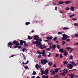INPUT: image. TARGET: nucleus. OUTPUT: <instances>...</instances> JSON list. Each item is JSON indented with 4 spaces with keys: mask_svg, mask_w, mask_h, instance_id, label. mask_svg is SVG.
<instances>
[{
    "mask_svg": "<svg viewBox=\"0 0 78 78\" xmlns=\"http://www.w3.org/2000/svg\"><path fill=\"white\" fill-rule=\"evenodd\" d=\"M68 29H69V27H65L63 28V30H67Z\"/></svg>",
    "mask_w": 78,
    "mask_h": 78,
    "instance_id": "14",
    "label": "nucleus"
},
{
    "mask_svg": "<svg viewBox=\"0 0 78 78\" xmlns=\"http://www.w3.org/2000/svg\"><path fill=\"white\" fill-rule=\"evenodd\" d=\"M23 45H24L25 47H28V46L29 45L28 44L26 43H24Z\"/></svg>",
    "mask_w": 78,
    "mask_h": 78,
    "instance_id": "26",
    "label": "nucleus"
},
{
    "mask_svg": "<svg viewBox=\"0 0 78 78\" xmlns=\"http://www.w3.org/2000/svg\"><path fill=\"white\" fill-rule=\"evenodd\" d=\"M55 56L56 57H58V56H59V54H58V53H57L56 54Z\"/></svg>",
    "mask_w": 78,
    "mask_h": 78,
    "instance_id": "58",
    "label": "nucleus"
},
{
    "mask_svg": "<svg viewBox=\"0 0 78 78\" xmlns=\"http://www.w3.org/2000/svg\"><path fill=\"white\" fill-rule=\"evenodd\" d=\"M60 57L61 58H62V57H63V56H62V54H61Z\"/></svg>",
    "mask_w": 78,
    "mask_h": 78,
    "instance_id": "54",
    "label": "nucleus"
},
{
    "mask_svg": "<svg viewBox=\"0 0 78 78\" xmlns=\"http://www.w3.org/2000/svg\"><path fill=\"white\" fill-rule=\"evenodd\" d=\"M53 40L54 41H57V37H55L54 38Z\"/></svg>",
    "mask_w": 78,
    "mask_h": 78,
    "instance_id": "42",
    "label": "nucleus"
},
{
    "mask_svg": "<svg viewBox=\"0 0 78 78\" xmlns=\"http://www.w3.org/2000/svg\"><path fill=\"white\" fill-rule=\"evenodd\" d=\"M40 70L41 71V73H42V74H43L42 73H43V72H44V70L42 69H40Z\"/></svg>",
    "mask_w": 78,
    "mask_h": 78,
    "instance_id": "50",
    "label": "nucleus"
},
{
    "mask_svg": "<svg viewBox=\"0 0 78 78\" xmlns=\"http://www.w3.org/2000/svg\"><path fill=\"white\" fill-rule=\"evenodd\" d=\"M57 9H58V7L55 6V10H57Z\"/></svg>",
    "mask_w": 78,
    "mask_h": 78,
    "instance_id": "59",
    "label": "nucleus"
},
{
    "mask_svg": "<svg viewBox=\"0 0 78 78\" xmlns=\"http://www.w3.org/2000/svg\"><path fill=\"white\" fill-rule=\"evenodd\" d=\"M28 62H29V61L28 60H27V62L26 63H25L24 65L27 64H28Z\"/></svg>",
    "mask_w": 78,
    "mask_h": 78,
    "instance_id": "48",
    "label": "nucleus"
},
{
    "mask_svg": "<svg viewBox=\"0 0 78 78\" xmlns=\"http://www.w3.org/2000/svg\"><path fill=\"white\" fill-rule=\"evenodd\" d=\"M18 45H16L14 46V48H17V47H18Z\"/></svg>",
    "mask_w": 78,
    "mask_h": 78,
    "instance_id": "39",
    "label": "nucleus"
},
{
    "mask_svg": "<svg viewBox=\"0 0 78 78\" xmlns=\"http://www.w3.org/2000/svg\"><path fill=\"white\" fill-rule=\"evenodd\" d=\"M55 73H58V69H57V68H55Z\"/></svg>",
    "mask_w": 78,
    "mask_h": 78,
    "instance_id": "31",
    "label": "nucleus"
},
{
    "mask_svg": "<svg viewBox=\"0 0 78 78\" xmlns=\"http://www.w3.org/2000/svg\"><path fill=\"white\" fill-rule=\"evenodd\" d=\"M42 55H44V54H45V50H43V51L41 52Z\"/></svg>",
    "mask_w": 78,
    "mask_h": 78,
    "instance_id": "20",
    "label": "nucleus"
},
{
    "mask_svg": "<svg viewBox=\"0 0 78 78\" xmlns=\"http://www.w3.org/2000/svg\"><path fill=\"white\" fill-rule=\"evenodd\" d=\"M48 76L47 75L46 76H44V78H48Z\"/></svg>",
    "mask_w": 78,
    "mask_h": 78,
    "instance_id": "56",
    "label": "nucleus"
},
{
    "mask_svg": "<svg viewBox=\"0 0 78 78\" xmlns=\"http://www.w3.org/2000/svg\"><path fill=\"white\" fill-rule=\"evenodd\" d=\"M44 41L45 42H49V41L48 40H45Z\"/></svg>",
    "mask_w": 78,
    "mask_h": 78,
    "instance_id": "62",
    "label": "nucleus"
},
{
    "mask_svg": "<svg viewBox=\"0 0 78 78\" xmlns=\"http://www.w3.org/2000/svg\"><path fill=\"white\" fill-rule=\"evenodd\" d=\"M66 49H67V50H71L72 49V48L70 47H66L65 48Z\"/></svg>",
    "mask_w": 78,
    "mask_h": 78,
    "instance_id": "21",
    "label": "nucleus"
},
{
    "mask_svg": "<svg viewBox=\"0 0 78 78\" xmlns=\"http://www.w3.org/2000/svg\"><path fill=\"white\" fill-rule=\"evenodd\" d=\"M63 64L64 65H65L66 64H67L68 63V62H67V61H64L63 62Z\"/></svg>",
    "mask_w": 78,
    "mask_h": 78,
    "instance_id": "22",
    "label": "nucleus"
},
{
    "mask_svg": "<svg viewBox=\"0 0 78 78\" xmlns=\"http://www.w3.org/2000/svg\"><path fill=\"white\" fill-rule=\"evenodd\" d=\"M40 67H41V65H39L38 64H36L35 66V68H37V69H39Z\"/></svg>",
    "mask_w": 78,
    "mask_h": 78,
    "instance_id": "9",
    "label": "nucleus"
},
{
    "mask_svg": "<svg viewBox=\"0 0 78 78\" xmlns=\"http://www.w3.org/2000/svg\"><path fill=\"white\" fill-rule=\"evenodd\" d=\"M64 56H67V55H68V53H67V52H64Z\"/></svg>",
    "mask_w": 78,
    "mask_h": 78,
    "instance_id": "29",
    "label": "nucleus"
},
{
    "mask_svg": "<svg viewBox=\"0 0 78 78\" xmlns=\"http://www.w3.org/2000/svg\"><path fill=\"white\" fill-rule=\"evenodd\" d=\"M36 78H41V77L39 76H37Z\"/></svg>",
    "mask_w": 78,
    "mask_h": 78,
    "instance_id": "64",
    "label": "nucleus"
},
{
    "mask_svg": "<svg viewBox=\"0 0 78 78\" xmlns=\"http://www.w3.org/2000/svg\"><path fill=\"white\" fill-rule=\"evenodd\" d=\"M46 50H47V51H50V48H47L46 49Z\"/></svg>",
    "mask_w": 78,
    "mask_h": 78,
    "instance_id": "57",
    "label": "nucleus"
},
{
    "mask_svg": "<svg viewBox=\"0 0 78 78\" xmlns=\"http://www.w3.org/2000/svg\"><path fill=\"white\" fill-rule=\"evenodd\" d=\"M30 23L29 22H27L26 23H25V25H29V24H30Z\"/></svg>",
    "mask_w": 78,
    "mask_h": 78,
    "instance_id": "34",
    "label": "nucleus"
},
{
    "mask_svg": "<svg viewBox=\"0 0 78 78\" xmlns=\"http://www.w3.org/2000/svg\"><path fill=\"white\" fill-rule=\"evenodd\" d=\"M71 3V1H67L66 2H64V3H65V4H69V3Z\"/></svg>",
    "mask_w": 78,
    "mask_h": 78,
    "instance_id": "11",
    "label": "nucleus"
},
{
    "mask_svg": "<svg viewBox=\"0 0 78 78\" xmlns=\"http://www.w3.org/2000/svg\"><path fill=\"white\" fill-rule=\"evenodd\" d=\"M43 56H44V57H46L47 56V54H44L42 55Z\"/></svg>",
    "mask_w": 78,
    "mask_h": 78,
    "instance_id": "41",
    "label": "nucleus"
},
{
    "mask_svg": "<svg viewBox=\"0 0 78 78\" xmlns=\"http://www.w3.org/2000/svg\"><path fill=\"white\" fill-rule=\"evenodd\" d=\"M66 44V42H65V41H64L62 43V45H64V44Z\"/></svg>",
    "mask_w": 78,
    "mask_h": 78,
    "instance_id": "53",
    "label": "nucleus"
},
{
    "mask_svg": "<svg viewBox=\"0 0 78 78\" xmlns=\"http://www.w3.org/2000/svg\"><path fill=\"white\" fill-rule=\"evenodd\" d=\"M37 40L35 41H33L32 42V44H37Z\"/></svg>",
    "mask_w": 78,
    "mask_h": 78,
    "instance_id": "16",
    "label": "nucleus"
},
{
    "mask_svg": "<svg viewBox=\"0 0 78 78\" xmlns=\"http://www.w3.org/2000/svg\"><path fill=\"white\" fill-rule=\"evenodd\" d=\"M8 45L10 46H12V45H13V43L11 42V41L9 42L8 43Z\"/></svg>",
    "mask_w": 78,
    "mask_h": 78,
    "instance_id": "10",
    "label": "nucleus"
},
{
    "mask_svg": "<svg viewBox=\"0 0 78 78\" xmlns=\"http://www.w3.org/2000/svg\"><path fill=\"white\" fill-rule=\"evenodd\" d=\"M70 76L71 78H73V76L72 74H71V75H70Z\"/></svg>",
    "mask_w": 78,
    "mask_h": 78,
    "instance_id": "60",
    "label": "nucleus"
},
{
    "mask_svg": "<svg viewBox=\"0 0 78 78\" xmlns=\"http://www.w3.org/2000/svg\"><path fill=\"white\" fill-rule=\"evenodd\" d=\"M57 47L58 49H61V46H60V45H57Z\"/></svg>",
    "mask_w": 78,
    "mask_h": 78,
    "instance_id": "18",
    "label": "nucleus"
},
{
    "mask_svg": "<svg viewBox=\"0 0 78 78\" xmlns=\"http://www.w3.org/2000/svg\"><path fill=\"white\" fill-rule=\"evenodd\" d=\"M70 10L71 11H73L75 10V7H71L70 8Z\"/></svg>",
    "mask_w": 78,
    "mask_h": 78,
    "instance_id": "13",
    "label": "nucleus"
},
{
    "mask_svg": "<svg viewBox=\"0 0 78 78\" xmlns=\"http://www.w3.org/2000/svg\"><path fill=\"white\" fill-rule=\"evenodd\" d=\"M66 51L64 50L63 51L62 53H66Z\"/></svg>",
    "mask_w": 78,
    "mask_h": 78,
    "instance_id": "55",
    "label": "nucleus"
},
{
    "mask_svg": "<svg viewBox=\"0 0 78 78\" xmlns=\"http://www.w3.org/2000/svg\"><path fill=\"white\" fill-rule=\"evenodd\" d=\"M58 34H62V33L61 32H58Z\"/></svg>",
    "mask_w": 78,
    "mask_h": 78,
    "instance_id": "46",
    "label": "nucleus"
},
{
    "mask_svg": "<svg viewBox=\"0 0 78 78\" xmlns=\"http://www.w3.org/2000/svg\"><path fill=\"white\" fill-rule=\"evenodd\" d=\"M50 72H51V75H55L56 73L55 71L53 70H51L50 71Z\"/></svg>",
    "mask_w": 78,
    "mask_h": 78,
    "instance_id": "8",
    "label": "nucleus"
},
{
    "mask_svg": "<svg viewBox=\"0 0 78 78\" xmlns=\"http://www.w3.org/2000/svg\"><path fill=\"white\" fill-rule=\"evenodd\" d=\"M63 50H64V48H61V49L59 50V52H60L61 53H62V52L63 51Z\"/></svg>",
    "mask_w": 78,
    "mask_h": 78,
    "instance_id": "15",
    "label": "nucleus"
},
{
    "mask_svg": "<svg viewBox=\"0 0 78 78\" xmlns=\"http://www.w3.org/2000/svg\"><path fill=\"white\" fill-rule=\"evenodd\" d=\"M37 74V73H36V72L35 71H33L32 75H36Z\"/></svg>",
    "mask_w": 78,
    "mask_h": 78,
    "instance_id": "25",
    "label": "nucleus"
},
{
    "mask_svg": "<svg viewBox=\"0 0 78 78\" xmlns=\"http://www.w3.org/2000/svg\"><path fill=\"white\" fill-rule=\"evenodd\" d=\"M62 71L63 72H65V71H66V72H67V73L68 72V70L66 69H64L63 70H62Z\"/></svg>",
    "mask_w": 78,
    "mask_h": 78,
    "instance_id": "23",
    "label": "nucleus"
},
{
    "mask_svg": "<svg viewBox=\"0 0 78 78\" xmlns=\"http://www.w3.org/2000/svg\"><path fill=\"white\" fill-rule=\"evenodd\" d=\"M66 72L62 73V76H65L66 75Z\"/></svg>",
    "mask_w": 78,
    "mask_h": 78,
    "instance_id": "30",
    "label": "nucleus"
},
{
    "mask_svg": "<svg viewBox=\"0 0 78 78\" xmlns=\"http://www.w3.org/2000/svg\"><path fill=\"white\" fill-rule=\"evenodd\" d=\"M69 9H70V8H69V7H67L66 9V10H67V11H68V10H69Z\"/></svg>",
    "mask_w": 78,
    "mask_h": 78,
    "instance_id": "51",
    "label": "nucleus"
},
{
    "mask_svg": "<svg viewBox=\"0 0 78 78\" xmlns=\"http://www.w3.org/2000/svg\"><path fill=\"white\" fill-rule=\"evenodd\" d=\"M45 78V76L43 75L42 76V78Z\"/></svg>",
    "mask_w": 78,
    "mask_h": 78,
    "instance_id": "63",
    "label": "nucleus"
},
{
    "mask_svg": "<svg viewBox=\"0 0 78 78\" xmlns=\"http://www.w3.org/2000/svg\"><path fill=\"white\" fill-rule=\"evenodd\" d=\"M37 44H36V46L37 47H39V45H40L39 47V48L40 49H43V48H46V46H43L44 45H41L42 44V43L40 41H37Z\"/></svg>",
    "mask_w": 78,
    "mask_h": 78,
    "instance_id": "1",
    "label": "nucleus"
},
{
    "mask_svg": "<svg viewBox=\"0 0 78 78\" xmlns=\"http://www.w3.org/2000/svg\"><path fill=\"white\" fill-rule=\"evenodd\" d=\"M15 56V55H12V56L10 57V58H11V57H13V56Z\"/></svg>",
    "mask_w": 78,
    "mask_h": 78,
    "instance_id": "61",
    "label": "nucleus"
},
{
    "mask_svg": "<svg viewBox=\"0 0 78 78\" xmlns=\"http://www.w3.org/2000/svg\"><path fill=\"white\" fill-rule=\"evenodd\" d=\"M53 39V37H47V39H48V40H50Z\"/></svg>",
    "mask_w": 78,
    "mask_h": 78,
    "instance_id": "12",
    "label": "nucleus"
},
{
    "mask_svg": "<svg viewBox=\"0 0 78 78\" xmlns=\"http://www.w3.org/2000/svg\"><path fill=\"white\" fill-rule=\"evenodd\" d=\"M66 41H69H69H70V39L68 38L66 40Z\"/></svg>",
    "mask_w": 78,
    "mask_h": 78,
    "instance_id": "49",
    "label": "nucleus"
},
{
    "mask_svg": "<svg viewBox=\"0 0 78 78\" xmlns=\"http://www.w3.org/2000/svg\"><path fill=\"white\" fill-rule=\"evenodd\" d=\"M37 53L38 54H40V55H42V52H41L40 51H37Z\"/></svg>",
    "mask_w": 78,
    "mask_h": 78,
    "instance_id": "43",
    "label": "nucleus"
},
{
    "mask_svg": "<svg viewBox=\"0 0 78 78\" xmlns=\"http://www.w3.org/2000/svg\"><path fill=\"white\" fill-rule=\"evenodd\" d=\"M54 78H56L57 77H60L59 76H58V75H55L54 76Z\"/></svg>",
    "mask_w": 78,
    "mask_h": 78,
    "instance_id": "28",
    "label": "nucleus"
},
{
    "mask_svg": "<svg viewBox=\"0 0 78 78\" xmlns=\"http://www.w3.org/2000/svg\"><path fill=\"white\" fill-rule=\"evenodd\" d=\"M22 48V47H21V45H20L18 46V48Z\"/></svg>",
    "mask_w": 78,
    "mask_h": 78,
    "instance_id": "52",
    "label": "nucleus"
},
{
    "mask_svg": "<svg viewBox=\"0 0 78 78\" xmlns=\"http://www.w3.org/2000/svg\"><path fill=\"white\" fill-rule=\"evenodd\" d=\"M23 57L24 59V60H25V59H26V58H25V57L24 56L23 54Z\"/></svg>",
    "mask_w": 78,
    "mask_h": 78,
    "instance_id": "45",
    "label": "nucleus"
},
{
    "mask_svg": "<svg viewBox=\"0 0 78 78\" xmlns=\"http://www.w3.org/2000/svg\"><path fill=\"white\" fill-rule=\"evenodd\" d=\"M38 41H40V42H42V39L41 38H38V40H37Z\"/></svg>",
    "mask_w": 78,
    "mask_h": 78,
    "instance_id": "38",
    "label": "nucleus"
},
{
    "mask_svg": "<svg viewBox=\"0 0 78 78\" xmlns=\"http://www.w3.org/2000/svg\"><path fill=\"white\" fill-rule=\"evenodd\" d=\"M39 36H38L37 35H35L34 37V40H35V41H37V40H38V39H39Z\"/></svg>",
    "mask_w": 78,
    "mask_h": 78,
    "instance_id": "6",
    "label": "nucleus"
},
{
    "mask_svg": "<svg viewBox=\"0 0 78 78\" xmlns=\"http://www.w3.org/2000/svg\"><path fill=\"white\" fill-rule=\"evenodd\" d=\"M48 73V69H46V70H45L44 73H43L42 74H45V75H47Z\"/></svg>",
    "mask_w": 78,
    "mask_h": 78,
    "instance_id": "5",
    "label": "nucleus"
},
{
    "mask_svg": "<svg viewBox=\"0 0 78 78\" xmlns=\"http://www.w3.org/2000/svg\"><path fill=\"white\" fill-rule=\"evenodd\" d=\"M23 44V40H21L20 41V44Z\"/></svg>",
    "mask_w": 78,
    "mask_h": 78,
    "instance_id": "37",
    "label": "nucleus"
},
{
    "mask_svg": "<svg viewBox=\"0 0 78 78\" xmlns=\"http://www.w3.org/2000/svg\"><path fill=\"white\" fill-rule=\"evenodd\" d=\"M74 36L76 37H77L78 36V34H75Z\"/></svg>",
    "mask_w": 78,
    "mask_h": 78,
    "instance_id": "40",
    "label": "nucleus"
},
{
    "mask_svg": "<svg viewBox=\"0 0 78 78\" xmlns=\"http://www.w3.org/2000/svg\"><path fill=\"white\" fill-rule=\"evenodd\" d=\"M48 64L50 66H51L52 64V62H49L48 63Z\"/></svg>",
    "mask_w": 78,
    "mask_h": 78,
    "instance_id": "32",
    "label": "nucleus"
},
{
    "mask_svg": "<svg viewBox=\"0 0 78 78\" xmlns=\"http://www.w3.org/2000/svg\"><path fill=\"white\" fill-rule=\"evenodd\" d=\"M52 48H53V49H55V48L56 47V45L55 44H54L52 45Z\"/></svg>",
    "mask_w": 78,
    "mask_h": 78,
    "instance_id": "17",
    "label": "nucleus"
},
{
    "mask_svg": "<svg viewBox=\"0 0 78 78\" xmlns=\"http://www.w3.org/2000/svg\"><path fill=\"white\" fill-rule=\"evenodd\" d=\"M25 51H27V50L25 49V48H23L22 49V51H23V52H24Z\"/></svg>",
    "mask_w": 78,
    "mask_h": 78,
    "instance_id": "27",
    "label": "nucleus"
},
{
    "mask_svg": "<svg viewBox=\"0 0 78 78\" xmlns=\"http://www.w3.org/2000/svg\"><path fill=\"white\" fill-rule=\"evenodd\" d=\"M75 16V14H73L72 15H70L69 16V17H70L71 18H72V17H73V16Z\"/></svg>",
    "mask_w": 78,
    "mask_h": 78,
    "instance_id": "36",
    "label": "nucleus"
},
{
    "mask_svg": "<svg viewBox=\"0 0 78 78\" xmlns=\"http://www.w3.org/2000/svg\"><path fill=\"white\" fill-rule=\"evenodd\" d=\"M72 20H73V21H75V20H77V19H76V18H73V19H72Z\"/></svg>",
    "mask_w": 78,
    "mask_h": 78,
    "instance_id": "47",
    "label": "nucleus"
},
{
    "mask_svg": "<svg viewBox=\"0 0 78 78\" xmlns=\"http://www.w3.org/2000/svg\"><path fill=\"white\" fill-rule=\"evenodd\" d=\"M73 70H75L76 71V69H72V70H69V72H72V71H73Z\"/></svg>",
    "mask_w": 78,
    "mask_h": 78,
    "instance_id": "33",
    "label": "nucleus"
},
{
    "mask_svg": "<svg viewBox=\"0 0 78 78\" xmlns=\"http://www.w3.org/2000/svg\"><path fill=\"white\" fill-rule=\"evenodd\" d=\"M13 45L15 44V45H19V43H18V41H13Z\"/></svg>",
    "mask_w": 78,
    "mask_h": 78,
    "instance_id": "7",
    "label": "nucleus"
},
{
    "mask_svg": "<svg viewBox=\"0 0 78 78\" xmlns=\"http://www.w3.org/2000/svg\"><path fill=\"white\" fill-rule=\"evenodd\" d=\"M28 39L29 40H31L32 39V37H30V35H29L28 36Z\"/></svg>",
    "mask_w": 78,
    "mask_h": 78,
    "instance_id": "24",
    "label": "nucleus"
},
{
    "mask_svg": "<svg viewBox=\"0 0 78 78\" xmlns=\"http://www.w3.org/2000/svg\"><path fill=\"white\" fill-rule=\"evenodd\" d=\"M73 58V56H72V55H70L69 56V59H72Z\"/></svg>",
    "mask_w": 78,
    "mask_h": 78,
    "instance_id": "35",
    "label": "nucleus"
},
{
    "mask_svg": "<svg viewBox=\"0 0 78 78\" xmlns=\"http://www.w3.org/2000/svg\"><path fill=\"white\" fill-rule=\"evenodd\" d=\"M48 62V60H47L45 59H43L41 60V63L42 64L44 65V64H45Z\"/></svg>",
    "mask_w": 78,
    "mask_h": 78,
    "instance_id": "3",
    "label": "nucleus"
},
{
    "mask_svg": "<svg viewBox=\"0 0 78 78\" xmlns=\"http://www.w3.org/2000/svg\"><path fill=\"white\" fill-rule=\"evenodd\" d=\"M67 68H69V67L70 69H72V68L73 67V66L70 64H69L67 65Z\"/></svg>",
    "mask_w": 78,
    "mask_h": 78,
    "instance_id": "4",
    "label": "nucleus"
},
{
    "mask_svg": "<svg viewBox=\"0 0 78 78\" xmlns=\"http://www.w3.org/2000/svg\"><path fill=\"white\" fill-rule=\"evenodd\" d=\"M24 68L25 69H28V67L27 66H25Z\"/></svg>",
    "mask_w": 78,
    "mask_h": 78,
    "instance_id": "44",
    "label": "nucleus"
},
{
    "mask_svg": "<svg viewBox=\"0 0 78 78\" xmlns=\"http://www.w3.org/2000/svg\"><path fill=\"white\" fill-rule=\"evenodd\" d=\"M62 36L63 37L62 39L63 41H64V40H67V38H68L67 35H66V34H63Z\"/></svg>",
    "mask_w": 78,
    "mask_h": 78,
    "instance_id": "2",
    "label": "nucleus"
},
{
    "mask_svg": "<svg viewBox=\"0 0 78 78\" xmlns=\"http://www.w3.org/2000/svg\"><path fill=\"white\" fill-rule=\"evenodd\" d=\"M64 2H62V1H60L58 3L60 5V4H61V5H62L63 4H64Z\"/></svg>",
    "mask_w": 78,
    "mask_h": 78,
    "instance_id": "19",
    "label": "nucleus"
}]
</instances>
